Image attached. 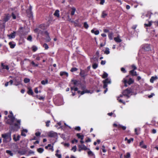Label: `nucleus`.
<instances>
[{
  "mask_svg": "<svg viewBox=\"0 0 158 158\" xmlns=\"http://www.w3.org/2000/svg\"><path fill=\"white\" fill-rule=\"evenodd\" d=\"M11 134V131L10 130L8 132L2 135L1 136L3 138V142L4 143H7L11 141L12 140Z\"/></svg>",
  "mask_w": 158,
  "mask_h": 158,
  "instance_id": "f257e3e1",
  "label": "nucleus"
},
{
  "mask_svg": "<svg viewBox=\"0 0 158 158\" xmlns=\"http://www.w3.org/2000/svg\"><path fill=\"white\" fill-rule=\"evenodd\" d=\"M129 76H127L124 78L122 81L123 82L124 84V86L127 87L128 85H130L133 84L134 82V80L131 78H130L128 79Z\"/></svg>",
  "mask_w": 158,
  "mask_h": 158,
  "instance_id": "f03ea898",
  "label": "nucleus"
},
{
  "mask_svg": "<svg viewBox=\"0 0 158 158\" xmlns=\"http://www.w3.org/2000/svg\"><path fill=\"white\" fill-rule=\"evenodd\" d=\"M131 93V91L130 89H127L124 90L122 92V94L124 96L127 97V98H128L130 97V94Z\"/></svg>",
  "mask_w": 158,
  "mask_h": 158,
  "instance_id": "7ed1b4c3",
  "label": "nucleus"
},
{
  "mask_svg": "<svg viewBox=\"0 0 158 158\" xmlns=\"http://www.w3.org/2000/svg\"><path fill=\"white\" fill-rule=\"evenodd\" d=\"M88 72V71L86 69H81V72L79 74L81 77L85 79V77L87 75Z\"/></svg>",
  "mask_w": 158,
  "mask_h": 158,
  "instance_id": "20e7f679",
  "label": "nucleus"
},
{
  "mask_svg": "<svg viewBox=\"0 0 158 158\" xmlns=\"http://www.w3.org/2000/svg\"><path fill=\"white\" fill-rule=\"evenodd\" d=\"M50 22L48 21L47 23V24H42L39 25L38 28L42 30H44L46 29L50 25Z\"/></svg>",
  "mask_w": 158,
  "mask_h": 158,
  "instance_id": "39448f33",
  "label": "nucleus"
},
{
  "mask_svg": "<svg viewBox=\"0 0 158 158\" xmlns=\"http://www.w3.org/2000/svg\"><path fill=\"white\" fill-rule=\"evenodd\" d=\"M32 7L30 6L29 8L27 9L26 11L27 16L29 18H30L32 16V12L31 11Z\"/></svg>",
  "mask_w": 158,
  "mask_h": 158,
  "instance_id": "423d86ee",
  "label": "nucleus"
},
{
  "mask_svg": "<svg viewBox=\"0 0 158 158\" xmlns=\"http://www.w3.org/2000/svg\"><path fill=\"white\" fill-rule=\"evenodd\" d=\"M71 82L75 86H78L79 85H81V81L78 80L72 79Z\"/></svg>",
  "mask_w": 158,
  "mask_h": 158,
  "instance_id": "0eeeda50",
  "label": "nucleus"
},
{
  "mask_svg": "<svg viewBox=\"0 0 158 158\" xmlns=\"http://www.w3.org/2000/svg\"><path fill=\"white\" fill-rule=\"evenodd\" d=\"M48 135L50 137H55L57 136V133L53 131L49 132L48 134Z\"/></svg>",
  "mask_w": 158,
  "mask_h": 158,
  "instance_id": "6e6552de",
  "label": "nucleus"
},
{
  "mask_svg": "<svg viewBox=\"0 0 158 158\" xmlns=\"http://www.w3.org/2000/svg\"><path fill=\"white\" fill-rule=\"evenodd\" d=\"M10 16L9 14H6L5 15V16L2 19L3 21L5 23L8 21L10 19Z\"/></svg>",
  "mask_w": 158,
  "mask_h": 158,
  "instance_id": "1a4fd4ad",
  "label": "nucleus"
},
{
  "mask_svg": "<svg viewBox=\"0 0 158 158\" xmlns=\"http://www.w3.org/2000/svg\"><path fill=\"white\" fill-rule=\"evenodd\" d=\"M16 34V32L14 31L10 35H8L7 36L10 39L14 38L15 37Z\"/></svg>",
  "mask_w": 158,
  "mask_h": 158,
  "instance_id": "9d476101",
  "label": "nucleus"
},
{
  "mask_svg": "<svg viewBox=\"0 0 158 158\" xmlns=\"http://www.w3.org/2000/svg\"><path fill=\"white\" fill-rule=\"evenodd\" d=\"M123 96H124V95H123V94H122L120 95L118 97L117 99L120 103L125 104V102L123 101L121 99H119L120 98L122 97Z\"/></svg>",
  "mask_w": 158,
  "mask_h": 158,
  "instance_id": "9b49d317",
  "label": "nucleus"
},
{
  "mask_svg": "<svg viewBox=\"0 0 158 158\" xmlns=\"http://www.w3.org/2000/svg\"><path fill=\"white\" fill-rule=\"evenodd\" d=\"M20 120L19 119L17 121V122L18 123H15L14 124V126L16 127L17 128L19 129L20 128Z\"/></svg>",
  "mask_w": 158,
  "mask_h": 158,
  "instance_id": "f8f14e48",
  "label": "nucleus"
},
{
  "mask_svg": "<svg viewBox=\"0 0 158 158\" xmlns=\"http://www.w3.org/2000/svg\"><path fill=\"white\" fill-rule=\"evenodd\" d=\"M129 73L132 76H137V74L136 71L134 70H131L129 71Z\"/></svg>",
  "mask_w": 158,
  "mask_h": 158,
  "instance_id": "ddd939ff",
  "label": "nucleus"
},
{
  "mask_svg": "<svg viewBox=\"0 0 158 158\" xmlns=\"http://www.w3.org/2000/svg\"><path fill=\"white\" fill-rule=\"evenodd\" d=\"M108 15L107 13L106 12V11H103L102 12L101 17L102 18H106Z\"/></svg>",
  "mask_w": 158,
  "mask_h": 158,
  "instance_id": "4468645a",
  "label": "nucleus"
},
{
  "mask_svg": "<svg viewBox=\"0 0 158 158\" xmlns=\"http://www.w3.org/2000/svg\"><path fill=\"white\" fill-rule=\"evenodd\" d=\"M1 66L2 69H6L7 70H8L9 69V68L8 65H4V63H1Z\"/></svg>",
  "mask_w": 158,
  "mask_h": 158,
  "instance_id": "2eb2a0df",
  "label": "nucleus"
},
{
  "mask_svg": "<svg viewBox=\"0 0 158 158\" xmlns=\"http://www.w3.org/2000/svg\"><path fill=\"white\" fill-rule=\"evenodd\" d=\"M15 136L16 135L15 134L13 135V139L15 142H17L19 140L20 136L19 135H18L16 138Z\"/></svg>",
  "mask_w": 158,
  "mask_h": 158,
  "instance_id": "dca6fc26",
  "label": "nucleus"
},
{
  "mask_svg": "<svg viewBox=\"0 0 158 158\" xmlns=\"http://www.w3.org/2000/svg\"><path fill=\"white\" fill-rule=\"evenodd\" d=\"M152 23H153V21H149L148 22V24L145 23L144 24V26L145 27H150L151 26Z\"/></svg>",
  "mask_w": 158,
  "mask_h": 158,
  "instance_id": "f3484780",
  "label": "nucleus"
},
{
  "mask_svg": "<svg viewBox=\"0 0 158 158\" xmlns=\"http://www.w3.org/2000/svg\"><path fill=\"white\" fill-rule=\"evenodd\" d=\"M28 90L27 92V94L29 95H32L33 94V92L31 88L28 87Z\"/></svg>",
  "mask_w": 158,
  "mask_h": 158,
  "instance_id": "a211bd4d",
  "label": "nucleus"
},
{
  "mask_svg": "<svg viewBox=\"0 0 158 158\" xmlns=\"http://www.w3.org/2000/svg\"><path fill=\"white\" fill-rule=\"evenodd\" d=\"M76 136L78 139H80L81 140L83 139L84 135H81L80 133H77L76 134Z\"/></svg>",
  "mask_w": 158,
  "mask_h": 158,
  "instance_id": "6ab92c4d",
  "label": "nucleus"
},
{
  "mask_svg": "<svg viewBox=\"0 0 158 158\" xmlns=\"http://www.w3.org/2000/svg\"><path fill=\"white\" fill-rule=\"evenodd\" d=\"M60 75L61 76H62L63 75H65L67 77L68 76L69 74L68 73L66 72L61 71L60 72Z\"/></svg>",
  "mask_w": 158,
  "mask_h": 158,
  "instance_id": "aec40b11",
  "label": "nucleus"
},
{
  "mask_svg": "<svg viewBox=\"0 0 158 158\" xmlns=\"http://www.w3.org/2000/svg\"><path fill=\"white\" fill-rule=\"evenodd\" d=\"M114 40L117 43H120L122 41L121 39L118 36L114 37Z\"/></svg>",
  "mask_w": 158,
  "mask_h": 158,
  "instance_id": "412c9836",
  "label": "nucleus"
},
{
  "mask_svg": "<svg viewBox=\"0 0 158 158\" xmlns=\"http://www.w3.org/2000/svg\"><path fill=\"white\" fill-rule=\"evenodd\" d=\"M71 9L72 10L71 12V15L73 16L74 15V13L76 10V9L74 7H72L71 8Z\"/></svg>",
  "mask_w": 158,
  "mask_h": 158,
  "instance_id": "4be33fe9",
  "label": "nucleus"
},
{
  "mask_svg": "<svg viewBox=\"0 0 158 158\" xmlns=\"http://www.w3.org/2000/svg\"><path fill=\"white\" fill-rule=\"evenodd\" d=\"M113 33L112 32H109L108 34V37L109 39L110 40H112L113 39L112 37L113 36Z\"/></svg>",
  "mask_w": 158,
  "mask_h": 158,
  "instance_id": "5701e85b",
  "label": "nucleus"
},
{
  "mask_svg": "<svg viewBox=\"0 0 158 158\" xmlns=\"http://www.w3.org/2000/svg\"><path fill=\"white\" fill-rule=\"evenodd\" d=\"M54 15L57 17H59L60 16L59 10H56L54 14Z\"/></svg>",
  "mask_w": 158,
  "mask_h": 158,
  "instance_id": "b1692460",
  "label": "nucleus"
},
{
  "mask_svg": "<svg viewBox=\"0 0 158 158\" xmlns=\"http://www.w3.org/2000/svg\"><path fill=\"white\" fill-rule=\"evenodd\" d=\"M8 118H10V120H11L12 121V122L14 121L15 120V118L13 116V115H12H12H11V114L9 115L8 116Z\"/></svg>",
  "mask_w": 158,
  "mask_h": 158,
  "instance_id": "393cba45",
  "label": "nucleus"
},
{
  "mask_svg": "<svg viewBox=\"0 0 158 158\" xmlns=\"http://www.w3.org/2000/svg\"><path fill=\"white\" fill-rule=\"evenodd\" d=\"M157 79V77L156 76H152L151 77V79H150V82L152 83H153L154 81Z\"/></svg>",
  "mask_w": 158,
  "mask_h": 158,
  "instance_id": "a878e982",
  "label": "nucleus"
},
{
  "mask_svg": "<svg viewBox=\"0 0 158 158\" xmlns=\"http://www.w3.org/2000/svg\"><path fill=\"white\" fill-rule=\"evenodd\" d=\"M43 56L41 54H39L37 55L36 60H40L41 58H42Z\"/></svg>",
  "mask_w": 158,
  "mask_h": 158,
  "instance_id": "bb28decb",
  "label": "nucleus"
},
{
  "mask_svg": "<svg viewBox=\"0 0 158 158\" xmlns=\"http://www.w3.org/2000/svg\"><path fill=\"white\" fill-rule=\"evenodd\" d=\"M91 32L93 33H94L95 35H98L99 33V32L98 30H97L95 31L94 29L91 30Z\"/></svg>",
  "mask_w": 158,
  "mask_h": 158,
  "instance_id": "cd10ccee",
  "label": "nucleus"
},
{
  "mask_svg": "<svg viewBox=\"0 0 158 158\" xmlns=\"http://www.w3.org/2000/svg\"><path fill=\"white\" fill-rule=\"evenodd\" d=\"M9 44L10 45V47L11 48H14L16 45L15 44H13L12 42H9Z\"/></svg>",
  "mask_w": 158,
  "mask_h": 158,
  "instance_id": "c85d7f7f",
  "label": "nucleus"
},
{
  "mask_svg": "<svg viewBox=\"0 0 158 158\" xmlns=\"http://www.w3.org/2000/svg\"><path fill=\"white\" fill-rule=\"evenodd\" d=\"M59 150H57L56 151V153L55 154V156L58 157V158H62L61 155L60 154H58V153L59 152Z\"/></svg>",
  "mask_w": 158,
  "mask_h": 158,
  "instance_id": "c756f323",
  "label": "nucleus"
},
{
  "mask_svg": "<svg viewBox=\"0 0 158 158\" xmlns=\"http://www.w3.org/2000/svg\"><path fill=\"white\" fill-rule=\"evenodd\" d=\"M81 145H82V150L86 151L87 150H90L89 148H88L84 144H82Z\"/></svg>",
  "mask_w": 158,
  "mask_h": 158,
  "instance_id": "7c9ffc66",
  "label": "nucleus"
},
{
  "mask_svg": "<svg viewBox=\"0 0 158 158\" xmlns=\"http://www.w3.org/2000/svg\"><path fill=\"white\" fill-rule=\"evenodd\" d=\"M48 83V81L47 79L45 80H42L41 81V84L43 85H45Z\"/></svg>",
  "mask_w": 158,
  "mask_h": 158,
  "instance_id": "2f4dec72",
  "label": "nucleus"
},
{
  "mask_svg": "<svg viewBox=\"0 0 158 158\" xmlns=\"http://www.w3.org/2000/svg\"><path fill=\"white\" fill-rule=\"evenodd\" d=\"M37 49L38 48L36 46L33 45L32 47V50L33 52H36Z\"/></svg>",
  "mask_w": 158,
  "mask_h": 158,
  "instance_id": "473e14b6",
  "label": "nucleus"
},
{
  "mask_svg": "<svg viewBox=\"0 0 158 158\" xmlns=\"http://www.w3.org/2000/svg\"><path fill=\"white\" fill-rule=\"evenodd\" d=\"M37 152L39 153H41L44 151V149L42 148H39L37 149Z\"/></svg>",
  "mask_w": 158,
  "mask_h": 158,
  "instance_id": "72a5a7b5",
  "label": "nucleus"
},
{
  "mask_svg": "<svg viewBox=\"0 0 158 158\" xmlns=\"http://www.w3.org/2000/svg\"><path fill=\"white\" fill-rule=\"evenodd\" d=\"M19 129L17 128L16 127L13 126L11 127V129L10 130V131H11V130H13L14 131H17Z\"/></svg>",
  "mask_w": 158,
  "mask_h": 158,
  "instance_id": "f704fd0d",
  "label": "nucleus"
},
{
  "mask_svg": "<svg viewBox=\"0 0 158 158\" xmlns=\"http://www.w3.org/2000/svg\"><path fill=\"white\" fill-rule=\"evenodd\" d=\"M110 52L109 51V49L108 48H106L105 51H104V53L106 54H108L110 53Z\"/></svg>",
  "mask_w": 158,
  "mask_h": 158,
  "instance_id": "c9c22d12",
  "label": "nucleus"
},
{
  "mask_svg": "<svg viewBox=\"0 0 158 158\" xmlns=\"http://www.w3.org/2000/svg\"><path fill=\"white\" fill-rule=\"evenodd\" d=\"M83 25L84 27L86 29H87L89 27L88 24L86 22H85L84 23Z\"/></svg>",
  "mask_w": 158,
  "mask_h": 158,
  "instance_id": "e433bc0d",
  "label": "nucleus"
},
{
  "mask_svg": "<svg viewBox=\"0 0 158 158\" xmlns=\"http://www.w3.org/2000/svg\"><path fill=\"white\" fill-rule=\"evenodd\" d=\"M152 14V13L150 12H148L146 15L145 16L146 17H148L149 19H150L151 18Z\"/></svg>",
  "mask_w": 158,
  "mask_h": 158,
  "instance_id": "4c0bfd02",
  "label": "nucleus"
},
{
  "mask_svg": "<svg viewBox=\"0 0 158 158\" xmlns=\"http://www.w3.org/2000/svg\"><path fill=\"white\" fill-rule=\"evenodd\" d=\"M14 122H12L11 120H10V119H8L6 121V123L7 124L11 125Z\"/></svg>",
  "mask_w": 158,
  "mask_h": 158,
  "instance_id": "58836bf2",
  "label": "nucleus"
},
{
  "mask_svg": "<svg viewBox=\"0 0 158 158\" xmlns=\"http://www.w3.org/2000/svg\"><path fill=\"white\" fill-rule=\"evenodd\" d=\"M36 97L40 100H44L45 98V97L40 96L38 95L36 96Z\"/></svg>",
  "mask_w": 158,
  "mask_h": 158,
  "instance_id": "ea45409f",
  "label": "nucleus"
},
{
  "mask_svg": "<svg viewBox=\"0 0 158 158\" xmlns=\"http://www.w3.org/2000/svg\"><path fill=\"white\" fill-rule=\"evenodd\" d=\"M23 81L25 83H27L30 81V79L29 78H26L24 79Z\"/></svg>",
  "mask_w": 158,
  "mask_h": 158,
  "instance_id": "a19ab883",
  "label": "nucleus"
},
{
  "mask_svg": "<svg viewBox=\"0 0 158 158\" xmlns=\"http://www.w3.org/2000/svg\"><path fill=\"white\" fill-rule=\"evenodd\" d=\"M46 41L47 42H49L51 41V39L50 38V37L49 36V35L47 36L46 37Z\"/></svg>",
  "mask_w": 158,
  "mask_h": 158,
  "instance_id": "79ce46f5",
  "label": "nucleus"
},
{
  "mask_svg": "<svg viewBox=\"0 0 158 158\" xmlns=\"http://www.w3.org/2000/svg\"><path fill=\"white\" fill-rule=\"evenodd\" d=\"M87 153H88V154L89 156H95L94 154L91 151H88V152Z\"/></svg>",
  "mask_w": 158,
  "mask_h": 158,
  "instance_id": "37998d69",
  "label": "nucleus"
},
{
  "mask_svg": "<svg viewBox=\"0 0 158 158\" xmlns=\"http://www.w3.org/2000/svg\"><path fill=\"white\" fill-rule=\"evenodd\" d=\"M6 152L11 156H13V153L11 151L7 150L6 151Z\"/></svg>",
  "mask_w": 158,
  "mask_h": 158,
  "instance_id": "c03bdc74",
  "label": "nucleus"
},
{
  "mask_svg": "<svg viewBox=\"0 0 158 158\" xmlns=\"http://www.w3.org/2000/svg\"><path fill=\"white\" fill-rule=\"evenodd\" d=\"M70 89L71 91H73V90H74L75 91H77L78 88L77 87H72Z\"/></svg>",
  "mask_w": 158,
  "mask_h": 158,
  "instance_id": "a18cd8bd",
  "label": "nucleus"
},
{
  "mask_svg": "<svg viewBox=\"0 0 158 158\" xmlns=\"http://www.w3.org/2000/svg\"><path fill=\"white\" fill-rule=\"evenodd\" d=\"M43 47L45 48V50H47L49 48L48 45L46 43H44L43 44Z\"/></svg>",
  "mask_w": 158,
  "mask_h": 158,
  "instance_id": "49530a36",
  "label": "nucleus"
},
{
  "mask_svg": "<svg viewBox=\"0 0 158 158\" xmlns=\"http://www.w3.org/2000/svg\"><path fill=\"white\" fill-rule=\"evenodd\" d=\"M107 77H108V74L104 72V73L103 74L102 77L103 78L105 79V78H106Z\"/></svg>",
  "mask_w": 158,
  "mask_h": 158,
  "instance_id": "de8ad7c7",
  "label": "nucleus"
},
{
  "mask_svg": "<svg viewBox=\"0 0 158 158\" xmlns=\"http://www.w3.org/2000/svg\"><path fill=\"white\" fill-rule=\"evenodd\" d=\"M130 156H131L129 152H127L126 153V155H124V157L126 158H129L130 157Z\"/></svg>",
  "mask_w": 158,
  "mask_h": 158,
  "instance_id": "09e8293b",
  "label": "nucleus"
},
{
  "mask_svg": "<svg viewBox=\"0 0 158 158\" xmlns=\"http://www.w3.org/2000/svg\"><path fill=\"white\" fill-rule=\"evenodd\" d=\"M98 67V64L96 63H94L92 65V67L93 69H96Z\"/></svg>",
  "mask_w": 158,
  "mask_h": 158,
  "instance_id": "8fccbe9b",
  "label": "nucleus"
},
{
  "mask_svg": "<svg viewBox=\"0 0 158 158\" xmlns=\"http://www.w3.org/2000/svg\"><path fill=\"white\" fill-rule=\"evenodd\" d=\"M72 22L73 23L75 26H78V20H76L75 21H72Z\"/></svg>",
  "mask_w": 158,
  "mask_h": 158,
  "instance_id": "3c124183",
  "label": "nucleus"
},
{
  "mask_svg": "<svg viewBox=\"0 0 158 158\" xmlns=\"http://www.w3.org/2000/svg\"><path fill=\"white\" fill-rule=\"evenodd\" d=\"M110 81L109 80L108 78H106L105 80H104L103 81V82H104L106 83V84H107L108 83H110Z\"/></svg>",
  "mask_w": 158,
  "mask_h": 158,
  "instance_id": "603ef678",
  "label": "nucleus"
},
{
  "mask_svg": "<svg viewBox=\"0 0 158 158\" xmlns=\"http://www.w3.org/2000/svg\"><path fill=\"white\" fill-rule=\"evenodd\" d=\"M134 141V139L133 138H131L130 139L127 140V143L130 144L131 142H133Z\"/></svg>",
  "mask_w": 158,
  "mask_h": 158,
  "instance_id": "864d4df0",
  "label": "nucleus"
},
{
  "mask_svg": "<svg viewBox=\"0 0 158 158\" xmlns=\"http://www.w3.org/2000/svg\"><path fill=\"white\" fill-rule=\"evenodd\" d=\"M103 31L104 33H109V29L107 28H104L103 29Z\"/></svg>",
  "mask_w": 158,
  "mask_h": 158,
  "instance_id": "5fc2aeb1",
  "label": "nucleus"
},
{
  "mask_svg": "<svg viewBox=\"0 0 158 158\" xmlns=\"http://www.w3.org/2000/svg\"><path fill=\"white\" fill-rule=\"evenodd\" d=\"M11 16H12L13 19H16V16L14 12H13L12 13Z\"/></svg>",
  "mask_w": 158,
  "mask_h": 158,
  "instance_id": "6e6d98bb",
  "label": "nucleus"
},
{
  "mask_svg": "<svg viewBox=\"0 0 158 158\" xmlns=\"http://www.w3.org/2000/svg\"><path fill=\"white\" fill-rule=\"evenodd\" d=\"M118 127L119 128H122V129L124 130H126V127L122 126L121 125H119L118 126Z\"/></svg>",
  "mask_w": 158,
  "mask_h": 158,
  "instance_id": "4d7b16f0",
  "label": "nucleus"
},
{
  "mask_svg": "<svg viewBox=\"0 0 158 158\" xmlns=\"http://www.w3.org/2000/svg\"><path fill=\"white\" fill-rule=\"evenodd\" d=\"M77 69L76 68H72L70 70V71L71 72H73L74 71H77Z\"/></svg>",
  "mask_w": 158,
  "mask_h": 158,
  "instance_id": "13d9d810",
  "label": "nucleus"
},
{
  "mask_svg": "<svg viewBox=\"0 0 158 158\" xmlns=\"http://www.w3.org/2000/svg\"><path fill=\"white\" fill-rule=\"evenodd\" d=\"M31 64L33 66L37 67L38 66V64H35L33 61H32L31 62Z\"/></svg>",
  "mask_w": 158,
  "mask_h": 158,
  "instance_id": "bf43d9fd",
  "label": "nucleus"
},
{
  "mask_svg": "<svg viewBox=\"0 0 158 158\" xmlns=\"http://www.w3.org/2000/svg\"><path fill=\"white\" fill-rule=\"evenodd\" d=\"M74 129L76 131H79L81 130V127L79 126L76 127Z\"/></svg>",
  "mask_w": 158,
  "mask_h": 158,
  "instance_id": "052dcab7",
  "label": "nucleus"
},
{
  "mask_svg": "<svg viewBox=\"0 0 158 158\" xmlns=\"http://www.w3.org/2000/svg\"><path fill=\"white\" fill-rule=\"evenodd\" d=\"M105 146L104 145H102V151L103 152H106V150L105 149Z\"/></svg>",
  "mask_w": 158,
  "mask_h": 158,
  "instance_id": "680f3d73",
  "label": "nucleus"
},
{
  "mask_svg": "<svg viewBox=\"0 0 158 158\" xmlns=\"http://www.w3.org/2000/svg\"><path fill=\"white\" fill-rule=\"evenodd\" d=\"M121 70L123 73H125L127 72V71L125 70V69L123 67L121 68Z\"/></svg>",
  "mask_w": 158,
  "mask_h": 158,
  "instance_id": "e2e57ef3",
  "label": "nucleus"
},
{
  "mask_svg": "<svg viewBox=\"0 0 158 158\" xmlns=\"http://www.w3.org/2000/svg\"><path fill=\"white\" fill-rule=\"evenodd\" d=\"M27 39L28 40H29L30 41H31L32 40V37L31 36V35H29L27 37Z\"/></svg>",
  "mask_w": 158,
  "mask_h": 158,
  "instance_id": "0e129e2a",
  "label": "nucleus"
},
{
  "mask_svg": "<svg viewBox=\"0 0 158 158\" xmlns=\"http://www.w3.org/2000/svg\"><path fill=\"white\" fill-rule=\"evenodd\" d=\"M71 150L73 151L74 152H75L77 150V147L76 146H74L72 147Z\"/></svg>",
  "mask_w": 158,
  "mask_h": 158,
  "instance_id": "69168bd1",
  "label": "nucleus"
},
{
  "mask_svg": "<svg viewBox=\"0 0 158 158\" xmlns=\"http://www.w3.org/2000/svg\"><path fill=\"white\" fill-rule=\"evenodd\" d=\"M50 123V120H48L46 122V126L48 127L49 126V123Z\"/></svg>",
  "mask_w": 158,
  "mask_h": 158,
  "instance_id": "338daca9",
  "label": "nucleus"
},
{
  "mask_svg": "<svg viewBox=\"0 0 158 158\" xmlns=\"http://www.w3.org/2000/svg\"><path fill=\"white\" fill-rule=\"evenodd\" d=\"M144 47V49L147 50H149L150 49V47L149 45H147Z\"/></svg>",
  "mask_w": 158,
  "mask_h": 158,
  "instance_id": "774afa93",
  "label": "nucleus"
}]
</instances>
